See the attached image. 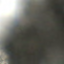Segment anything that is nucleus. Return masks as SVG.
<instances>
[{
    "instance_id": "1",
    "label": "nucleus",
    "mask_w": 64,
    "mask_h": 64,
    "mask_svg": "<svg viewBox=\"0 0 64 64\" xmlns=\"http://www.w3.org/2000/svg\"><path fill=\"white\" fill-rule=\"evenodd\" d=\"M11 46H7L6 47H7L8 48L9 47H10Z\"/></svg>"
},
{
    "instance_id": "2",
    "label": "nucleus",
    "mask_w": 64,
    "mask_h": 64,
    "mask_svg": "<svg viewBox=\"0 0 64 64\" xmlns=\"http://www.w3.org/2000/svg\"><path fill=\"white\" fill-rule=\"evenodd\" d=\"M10 54H11V55H13V53H11Z\"/></svg>"
},
{
    "instance_id": "3",
    "label": "nucleus",
    "mask_w": 64,
    "mask_h": 64,
    "mask_svg": "<svg viewBox=\"0 0 64 64\" xmlns=\"http://www.w3.org/2000/svg\"><path fill=\"white\" fill-rule=\"evenodd\" d=\"M11 60H10V61H11Z\"/></svg>"
}]
</instances>
